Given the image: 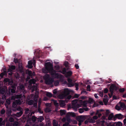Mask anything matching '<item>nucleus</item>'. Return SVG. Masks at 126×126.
<instances>
[{
    "label": "nucleus",
    "mask_w": 126,
    "mask_h": 126,
    "mask_svg": "<svg viewBox=\"0 0 126 126\" xmlns=\"http://www.w3.org/2000/svg\"><path fill=\"white\" fill-rule=\"evenodd\" d=\"M45 66L42 69L43 73L46 74L49 73L52 76L57 77L58 76V74L57 73L56 71L54 69L53 64L50 62L45 63Z\"/></svg>",
    "instance_id": "nucleus-1"
},
{
    "label": "nucleus",
    "mask_w": 126,
    "mask_h": 126,
    "mask_svg": "<svg viewBox=\"0 0 126 126\" xmlns=\"http://www.w3.org/2000/svg\"><path fill=\"white\" fill-rule=\"evenodd\" d=\"M43 78L46 84L49 85L52 84L54 81L53 79L50 77V75L49 74H45L43 76Z\"/></svg>",
    "instance_id": "nucleus-2"
},
{
    "label": "nucleus",
    "mask_w": 126,
    "mask_h": 126,
    "mask_svg": "<svg viewBox=\"0 0 126 126\" xmlns=\"http://www.w3.org/2000/svg\"><path fill=\"white\" fill-rule=\"evenodd\" d=\"M78 100L77 99L74 100L72 101V107L74 110H76L81 106V105L78 103Z\"/></svg>",
    "instance_id": "nucleus-3"
},
{
    "label": "nucleus",
    "mask_w": 126,
    "mask_h": 126,
    "mask_svg": "<svg viewBox=\"0 0 126 126\" xmlns=\"http://www.w3.org/2000/svg\"><path fill=\"white\" fill-rule=\"evenodd\" d=\"M109 89L110 91V94L109 93L108 95L111 98L113 94V90H117V87L114 84H111L110 87Z\"/></svg>",
    "instance_id": "nucleus-4"
},
{
    "label": "nucleus",
    "mask_w": 126,
    "mask_h": 126,
    "mask_svg": "<svg viewBox=\"0 0 126 126\" xmlns=\"http://www.w3.org/2000/svg\"><path fill=\"white\" fill-rule=\"evenodd\" d=\"M67 81L69 83L67 85L68 87H72L74 86V84L72 82V80L70 78H68L67 79Z\"/></svg>",
    "instance_id": "nucleus-5"
},
{
    "label": "nucleus",
    "mask_w": 126,
    "mask_h": 126,
    "mask_svg": "<svg viewBox=\"0 0 126 126\" xmlns=\"http://www.w3.org/2000/svg\"><path fill=\"white\" fill-rule=\"evenodd\" d=\"M87 103V102L85 101H83L82 100H80L79 101V105H81L80 107H81L82 106L85 107H86Z\"/></svg>",
    "instance_id": "nucleus-6"
},
{
    "label": "nucleus",
    "mask_w": 126,
    "mask_h": 126,
    "mask_svg": "<svg viewBox=\"0 0 126 126\" xmlns=\"http://www.w3.org/2000/svg\"><path fill=\"white\" fill-rule=\"evenodd\" d=\"M124 117V116L121 114H117L115 115L114 118L118 119H122Z\"/></svg>",
    "instance_id": "nucleus-7"
},
{
    "label": "nucleus",
    "mask_w": 126,
    "mask_h": 126,
    "mask_svg": "<svg viewBox=\"0 0 126 126\" xmlns=\"http://www.w3.org/2000/svg\"><path fill=\"white\" fill-rule=\"evenodd\" d=\"M70 92V91L67 88L65 89L63 95L64 96H66L69 95Z\"/></svg>",
    "instance_id": "nucleus-8"
},
{
    "label": "nucleus",
    "mask_w": 126,
    "mask_h": 126,
    "mask_svg": "<svg viewBox=\"0 0 126 126\" xmlns=\"http://www.w3.org/2000/svg\"><path fill=\"white\" fill-rule=\"evenodd\" d=\"M9 68L7 70V72L12 71L13 70H14L16 69V66L15 65H9Z\"/></svg>",
    "instance_id": "nucleus-9"
},
{
    "label": "nucleus",
    "mask_w": 126,
    "mask_h": 126,
    "mask_svg": "<svg viewBox=\"0 0 126 126\" xmlns=\"http://www.w3.org/2000/svg\"><path fill=\"white\" fill-rule=\"evenodd\" d=\"M77 120L79 122H82L84 120V117L82 116H79L77 118Z\"/></svg>",
    "instance_id": "nucleus-10"
},
{
    "label": "nucleus",
    "mask_w": 126,
    "mask_h": 126,
    "mask_svg": "<svg viewBox=\"0 0 126 126\" xmlns=\"http://www.w3.org/2000/svg\"><path fill=\"white\" fill-rule=\"evenodd\" d=\"M16 103L15 102H14L13 103L12 106L14 108L16 107V103L17 104H20L21 103V101L19 100H18V101H16Z\"/></svg>",
    "instance_id": "nucleus-11"
},
{
    "label": "nucleus",
    "mask_w": 126,
    "mask_h": 126,
    "mask_svg": "<svg viewBox=\"0 0 126 126\" xmlns=\"http://www.w3.org/2000/svg\"><path fill=\"white\" fill-rule=\"evenodd\" d=\"M44 117L43 116H39L37 118L38 122H41L44 120Z\"/></svg>",
    "instance_id": "nucleus-12"
},
{
    "label": "nucleus",
    "mask_w": 126,
    "mask_h": 126,
    "mask_svg": "<svg viewBox=\"0 0 126 126\" xmlns=\"http://www.w3.org/2000/svg\"><path fill=\"white\" fill-rule=\"evenodd\" d=\"M67 114L68 116L72 117H75L76 116L74 112H69Z\"/></svg>",
    "instance_id": "nucleus-13"
},
{
    "label": "nucleus",
    "mask_w": 126,
    "mask_h": 126,
    "mask_svg": "<svg viewBox=\"0 0 126 126\" xmlns=\"http://www.w3.org/2000/svg\"><path fill=\"white\" fill-rule=\"evenodd\" d=\"M72 72L71 71H69L67 72L66 73V78L68 77H70L71 76L72 74Z\"/></svg>",
    "instance_id": "nucleus-14"
},
{
    "label": "nucleus",
    "mask_w": 126,
    "mask_h": 126,
    "mask_svg": "<svg viewBox=\"0 0 126 126\" xmlns=\"http://www.w3.org/2000/svg\"><path fill=\"white\" fill-rule=\"evenodd\" d=\"M18 69L21 73H22L24 72L23 68L22 65H18Z\"/></svg>",
    "instance_id": "nucleus-15"
},
{
    "label": "nucleus",
    "mask_w": 126,
    "mask_h": 126,
    "mask_svg": "<svg viewBox=\"0 0 126 126\" xmlns=\"http://www.w3.org/2000/svg\"><path fill=\"white\" fill-rule=\"evenodd\" d=\"M5 94H6L5 91L4 89L2 88L0 89V94H1L2 95Z\"/></svg>",
    "instance_id": "nucleus-16"
},
{
    "label": "nucleus",
    "mask_w": 126,
    "mask_h": 126,
    "mask_svg": "<svg viewBox=\"0 0 126 126\" xmlns=\"http://www.w3.org/2000/svg\"><path fill=\"white\" fill-rule=\"evenodd\" d=\"M65 103L64 100H62L60 102V105L61 106H64L65 105Z\"/></svg>",
    "instance_id": "nucleus-17"
},
{
    "label": "nucleus",
    "mask_w": 126,
    "mask_h": 126,
    "mask_svg": "<svg viewBox=\"0 0 126 126\" xmlns=\"http://www.w3.org/2000/svg\"><path fill=\"white\" fill-rule=\"evenodd\" d=\"M53 126H60L58 125V123L56 122L55 120H53Z\"/></svg>",
    "instance_id": "nucleus-18"
},
{
    "label": "nucleus",
    "mask_w": 126,
    "mask_h": 126,
    "mask_svg": "<svg viewBox=\"0 0 126 126\" xmlns=\"http://www.w3.org/2000/svg\"><path fill=\"white\" fill-rule=\"evenodd\" d=\"M35 52L36 53H37L38 54V55L39 57H40V55H41L42 54V52H41V51H40L38 50H37L36 51H35Z\"/></svg>",
    "instance_id": "nucleus-19"
},
{
    "label": "nucleus",
    "mask_w": 126,
    "mask_h": 126,
    "mask_svg": "<svg viewBox=\"0 0 126 126\" xmlns=\"http://www.w3.org/2000/svg\"><path fill=\"white\" fill-rule=\"evenodd\" d=\"M119 103H120V106L121 108H124L125 107V105L124 103L121 102H120Z\"/></svg>",
    "instance_id": "nucleus-20"
},
{
    "label": "nucleus",
    "mask_w": 126,
    "mask_h": 126,
    "mask_svg": "<svg viewBox=\"0 0 126 126\" xmlns=\"http://www.w3.org/2000/svg\"><path fill=\"white\" fill-rule=\"evenodd\" d=\"M114 117V115L112 113L110 114L108 117V119L109 120H111L112 118Z\"/></svg>",
    "instance_id": "nucleus-21"
},
{
    "label": "nucleus",
    "mask_w": 126,
    "mask_h": 126,
    "mask_svg": "<svg viewBox=\"0 0 126 126\" xmlns=\"http://www.w3.org/2000/svg\"><path fill=\"white\" fill-rule=\"evenodd\" d=\"M52 101H53L54 102V105L56 106H59V103L57 102V101L54 99H52Z\"/></svg>",
    "instance_id": "nucleus-22"
},
{
    "label": "nucleus",
    "mask_w": 126,
    "mask_h": 126,
    "mask_svg": "<svg viewBox=\"0 0 126 126\" xmlns=\"http://www.w3.org/2000/svg\"><path fill=\"white\" fill-rule=\"evenodd\" d=\"M22 97V95L21 94H18L16 96V99H20Z\"/></svg>",
    "instance_id": "nucleus-23"
},
{
    "label": "nucleus",
    "mask_w": 126,
    "mask_h": 126,
    "mask_svg": "<svg viewBox=\"0 0 126 126\" xmlns=\"http://www.w3.org/2000/svg\"><path fill=\"white\" fill-rule=\"evenodd\" d=\"M87 102L88 103H91L94 102V100L92 98H90Z\"/></svg>",
    "instance_id": "nucleus-24"
},
{
    "label": "nucleus",
    "mask_w": 126,
    "mask_h": 126,
    "mask_svg": "<svg viewBox=\"0 0 126 126\" xmlns=\"http://www.w3.org/2000/svg\"><path fill=\"white\" fill-rule=\"evenodd\" d=\"M11 111L10 110H7L6 111L7 115L9 116L11 114Z\"/></svg>",
    "instance_id": "nucleus-25"
},
{
    "label": "nucleus",
    "mask_w": 126,
    "mask_h": 126,
    "mask_svg": "<svg viewBox=\"0 0 126 126\" xmlns=\"http://www.w3.org/2000/svg\"><path fill=\"white\" fill-rule=\"evenodd\" d=\"M22 112L20 111L19 112H17L16 114V116L17 117H19L22 114Z\"/></svg>",
    "instance_id": "nucleus-26"
},
{
    "label": "nucleus",
    "mask_w": 126,
    "mask_h": 126,
    "mask_svg": "<svg viewBox=\"0 0 126 126\" xmlns=\"http://www.w3.org/2000/svg\"><path fill=\"white\" fill-rule=\"evenodd\" d=\"M37 119V118L34 116H32V120L34 122L36 121Z\"/></svg>",
    "instance_id": "nucleus-27"
},
{
    "label": "nucleus",
    "mask_w": 126,
    "mask_h": 126,
    "mask_svg": "<svg viewBox=\"0 0 126 126\" xmlns=\"http://www.w3.org/2000/svg\"><path fill=\"white\" fill-rule=\"evenodd\" d=\"M116 126H122V123L120 122H118L116 123Z\"/></svg>",
    "instance_id": "nucleus-28"
},
{
    "label": "nucleus",
    "mask_w": 126,
    "mask_h": 126,
    "mask_svg": "<svg viewBox=\"0 0 126 126\" xmlns=\"http://www.w3.org/2000/svg\"><path fill=\"white\" fill-rule=\"evenodd\" d=\"M60 112L61 115H63L65 114L66 112V111L64 110H60Z\"/></svg>",
    "instance_id": "nucleus-29"
},
{
    "label": "nucleus",
    "mask_w": 126,
    "mask_h": 126,
    "mask_svg": "<svg viewBox=\"0 0 126 126\" xmlns=\"http://www.w3.org/2000/svg\"><path fill=\"white\" fill-rule=\"evenodd\" d=\"M47 96L49 97H51L52 96V94L50 93L47 92L46 94Z\"/></svg>",
    "instance_id": "nucleus-30"
},
{
    "label": "nucleus",
    "mask_w": 126,
    "mask_h": 126,
    "mask_svg": "<svg viewBox=\"0 0 126 126\" xmlns=\"http://www.w3.org/2000/svg\"><path fill=\"white\" fill-rule=\"evenodd\" d=\"M96 115H98V117H100L102 115V114L101 113H99V110H97L96 113Z\"/></svg>",
    "instance_id": "nucleus-31"
},
{
    "label": "nucleus",
    "mask_w": 126,
    "mask_h": 126,
    "mask_svg": "<svg viewBox=\"0 0 126 126\" xmlns=\"http://www.w3.org/2000/svg\"><path fill=\"white\" fill-rule=\"evenodd\" d=\"M45 111L46 112H49L51 111L50 109L49 108H46L45 109Z\"/></svg>",
    "instance_id": "nucleus-32"
},
{
    "label": "nucleus",
    "mask_w": 126,
    "mask_h": 126,
    "mask_svg": "<svg viewBox=\"0 0 126 126\" xmlns=\"http://www.w3.org/2000/svg\"><path fill=\"white\" fill-rule=\"evenodd\" d=\"M33 103V101L32 100H30L28 102V104L29 105H32Z\"/></svg>",
    "instance_id": "nucleus-33"
},
{
    "label": "nucleus",
    "mask_w": 126,
    "mask_h": 126,
    "mask_svg": "<svg viewBox=\"0 0 126 126\" xmlns=\"http://www.w3.org/2000/svg\"><path fill=\"white\" fill-rule=\"evenodd\" d=\"M63 126H71L70 124L69 123L65 122L64 124H63Z\"/></svg>",
    "instance_id": "nucleus-34"
},
{
    "label": "nucleus",
    "mask_w": 126,
    "mask_h": 126,
    "mask_svg": "<svg viewBox=\"0 0 126 126\" xmlns=\"http://www.w3.org/2000/svg\"><path fill=\"white\" fill-rule=\"evenodd\" d=\"M59 83V81L58 80H57L54 83V85L55 86H57L58 85Z\"/></svg>",
    "instance_id": "nucleus-35"
},
{
    "label": "nucleus",
    "mask_w": 126,
    "mask_h": 126,
    "mask_svg": "<svg viewBox=\"0 0 126 126\" xmlns=\"http://www.w3.org/2000/svg\"><path fill=\"white\" fill-rule=\"evenodd\" d=\"M10 79L8 78H5L4 79V81L5 83L8 82L10 80Z\"/></svg>",
    "instance_id": "nucleus-36"
},
{
    "label": "nucleus",
    "mask_w": 126,
    "mask_h": 126,
    "mask_svg": "<svg viewBox=\"0 0 126 126\" xmlns=\"http://www.w3.org/2000/svg\"><path fill=\"white\" fill-rule=\"evenodd\" d=\"M79 111L80 113H82L84 112L83 108H80L79 109Z\"/></svg>",
    "instance_id": "nucleus-37"
},
{
    "label": "nucleus",
    "mask_w": 126,
    "mask_h": 126,
    "mask_svg": "<svg viewBox=\"0 0 126 126\" xmlns=\"http://www.w3.org/2000/svg\"><path fill=\"white\" fill-rule=\"evenodd\" d=\"M75 87L76 88V90H78V86H79V84L78 83H75Z\"/></svg>",
    "instance_id": "nucleus-38"
},
{
    "label": "nucleus",
    "mask_w": 126,
    "mask_h": 126,
    "mask_svg": "<svg viewBox=\"0 0 126 126\" xmlns=\"http://www.w3.org/2000/svg\"><path fill=\"white\" fill-rule=\"evenodd\" d=\"M54 68L57 70H59L60 69V67L58 65H57L54 66Z\"/></svg>",
    "instance_id": "nucleus-39"
},
{
    "label": "nucleus",
    "mask_w": 126,
    "mask_h": 126,
    "mask_svg": "<svg viewBox=\"0 0 126 126\" xmlns=\"http://www.w3.org/2000/svg\"><path fill=\"white\" fill-rule=\"evenodd\" d=\"M112 81L111 79L110 78L108 79V80H106L105 82L106 83H109L111 82Z\"/></svg>",
    "instance_id": "nucleus-40"
},
{
    "label": "nucleus",
    "mask_w": 126,
    "mask_h": 126,
    "mask_svg": "<svg viewBox=\"0 0 126 126\" xmlns=\"http://www.w3.org/2000/svg\"><path fill=\"white\" fill-rule=\"evenodd\" d=\"M20 89L22 90H23L24 89V87L23 85H21L20 86Z\"/></svg>",
    "instance_id": "nucleus-41"
},
{
    "label": "nucleus",
    "mask_w": 126,
    "mask_h": 126,
    "mask_svg": "<svg viewBox=\"0 0 126 126\" xmlns=\"http://www.w3.org/2000/svg\"><path fill=\"white\" fill-rule=\"evenodd\" d=\"M28 74L29 76H32V72L31 71H29L28 72Z\"/></svg>",
    "instance_id": "nucleus-42"
},
{
    "label": "nucleus",
    "mask_w": 126,
    "mask_h": 126,
    "mask_svg": "<svg viewBox=\"0 0 126 126\" xmlns=\"http://www.w3.org/2000/svg\"><path fill=\"white\" fill-rule=\"evenodd\" d=\"M107 126H115V125L114 124H111L110 123H108L107 124Z\"/></svg>",
    "instance_id": "nucleus-43"
},
{
    "label": "nucleus",
    "mask_w": 126,
    "mask_h": 126,
    "mask_svg": "<svg viewBox=\"0 0 126 126\" xmlns=\"http://www.w3.org/2000/svg\"><path fill=\"white\" fill-rule=\"evenodd\" d=\"M90 86L89 85H88L87 86V90L88 91H91V90L90 89Z\"/></svg>",
    "instance_id": "nucleus-44"
},
{
    "label": "nucleus",
    "mask_w": 126,
    "mask_h": 126,
    "mask_svg": "<svg viewBox=\"0 0 126 126\" xmlns=\"http://www.w3.org/2000/svg\"><path fill=\"white\" fill-rule=\"evenodd\" d=\"M108 89L107 88H106L104 90V92L105 93H107L108 92Z\"/></svg>",
    "instance_id": "nucleus-45"
},
{
    "label": "nucleus",
    "mask_w": 126,
    "mask_h": 126,
    "mask_svg": "<svg viewBox=\"0 0 126 126\" xmlns=\"http://www.w3.org/2000/svg\"><path fill=\"white\" fill-rule=\"evenodd\" d=\"M8 83L9 85H11L13 83V81L12 80H11L10 79V80L8 82Z\"/></svg>",
    "instance_id": "nucleus-46"
},
{
    "label": "nucleus",
    "mask_w": 126,
    "mask_h": 126,
    "mask_svg": "<svg viewBox=\"0 0 126 126\" xmlns=\"http://www.w3.org/2000/svg\"><path fill=\"white\" fill-rule=\"evenodd\" d=\"M29 110L28 108H27L25 110V113L26 114H28V111H29Z\"/></svg>",
    "instance_id": "nucleus-47"
},
{
    "label": "nucleus",
    "mask_w": 126,
    "mask_h": 126,
    "mask_svg": "<svg viewBox=\"0 0 126 126\" xmlns=\"http://www.w3.org/2000/svg\"><path fill=\"white\" fill-rule=\"evenodd\" d=\"M14 119L12 118V117H10L9 118V121L11 122H13L14 121Z\"/></svg>",
    "instance_id": "nucleus-48"
},
{
    "label": "nucleus",
    "mask_w": 126,
    "mask_h": 126,
    "mask_svg": "<svg viewBox=\"0 0 126 126\" xmlns=\"http://www.w3.org/2000/svg\"><path fill=\"white\" fill-rule=\"evenodd\" d=\"M14 61L16 63H18V60L17 58H14Z\"/></svg>",
    "instance_id": "nucleus-49"
},
{
    "label": "nucleus",
    "mask_w": 126,
    "mask_h": 126,
    "mask_svg": "<svg viewBox=\"0 0 126 126\" xmlns=\"http://www.w3.org/2000/svg\"><path fill=\"white\" fill-rule=\"evenodd\" d=\"M15 89H11V92L12 93H15Z\"/></svg>",
    "instance_id": "nucleus-50"
},
{
    "label": "nucleus",
    "mask_w": 126,
    "mask_h": 126,
    "mask_svg": "<svg viewBox=\"0 0 126 126\" xmlns=\"http://www.w3.org/2000/svg\"><path fill=\"white\" fill-rule=\"evenodd\" d=\"M125 89L124 88H121L119 89V91L121 93H123L125 91Z\"/></svg>",
    "instance_id": "nucleus-51"
},
{
    "label": "nucleus",
    "mask_w": 126,
    "mask_h": 126,
    "mask_svg": "<svg viewBox=\"0 0 126 126\" xmlns=\"http://www.w3.org/2000/svg\"><path fill=\"white\" fill-rule=\"evenodd\" d=\"M6 94H4L2 95V98L3 99H6V96L5 95Z\"/></svg>",
    "instance_id": "nucleus-52"
},
{
    "label": "nucleus",
    "mask_w": 126,
    "mask_h": 126,
    "mask_svg": "<svg viewBox=\"0 0 126 126\" xmlns=\"http://www.w3.org/2000/svg\"><path fill=\"white\" fill-rule=\"evenodd\" d=\"M75 66L76 69H78L79 68V66L78 65V64H75Z\"/></svg>",
    "instance_id": "nucleus-53"
},
{
    "label": "nucleus",
    "mask_w": 126,
    "mask_h": 126,
    "mask_svg": "<svg viewBox=\"0 0 126 126\" xmlns=\"http://www.w3.org/2000/svg\"><path fill=\"white\" fill-rule=\"evenodd\" d=\"M3 73H4L5 75H7V72L6 71V69H5V68L3 70Z\"/></svg>",
    "instance_id": "nucleus-54"
},
{
    "label": "nucleus",
    "mask_w": 126,
    "mask_h": 126,
    "mask_svg": "<svg viewBox=\"0 0 126 126\" xmlns=\"http://www.w3.org/2000/svg\"><path fill=\"white\" fill-rule=\"evenodd\" d=\"M5 112V110L4 109H2L0 111L1 113L2 114H4Z\"/></svg>",
    "instance_id": "nucleus-55"
},
{
    "label": "nucleus",
    "mask_w": 126,
    "mask_h": 126,
    "mask_svg": "<svg viewBox=\"0 0 126 126\" xmlns=\"http://www.w3.org/2000/svg\"><path fill=\"white\" fill-rule=\"evenodd\" d=\"M110 113V112L109 110H106V114L108 115H109V113Z\"/></svg>",
    "instance_id": "nucleus-56"
},
{
    "label": "nucleus",
    "mask_w": 126,
    "mask_h": 126,
    "mask_svg": "<svg viewBox=\"0 0 126 126\" xmlns=\"http://www.w3.org/2000/svg\"><path fill=\"white\" fill-rule=\"evenodd\" d=\"M68 62L66 61L64 63V65L66 67L68 65Z\"/></svg>",
    "instance_id": "nucleus-57"
},
{
    "label": "nucleus",
    "mask_w": 126,
    "mask_h": 126,
    "mask_svg": "<svg viewBox=\"0 0 126 126\" xmlns=\"http://www.w3.org/2000/svg\"><path fill=\"white\" fill-rule=\"evenodd\" d=\"M5 75L3 73H1L0 74V76L1 78H2L3 77V76Z\"/></svg>",
    "instance_id": "nucleus-58"
},
{
    "label": "nucleus",
    "mask_w": 126,
    "mask_h": 126,
    "mask_svg": "<svg viewBox=\"0 0 126 126\" xmlns=\"http://www.w3.org/2000/svg\"><path fill=\"white\" fill-rule=\"evenodd\" d=\"M116 109L118 110H120V107L117 105H116Z\"/></svg>",
    "instance_id": "nucleus-59"
},
{
    "label": "nucleus",
    "mask_w": 126,
    "mask_h": 126,
    "mask_svg": "<svg viewBox=\"0 0 126 126\" xmlns=\"http://www.w3.org/2000/svg\"><path fill=\"white\" fill-rule=\"evenodd\" d=\"M67 122L69 123L72 120L70 118H67Z\"/></svg>",
    "instance_id": "nucleus-60"
},
{
    "label": "nucleus",
    "mask_w": 126,
    "mask_h": 126,
    "mask_svg": "<svg viewBox=\"0 0 126 126\" xmlns=\"http://www.w3.org/2000/svg\"><path fill=\"white\" fill-rule=\"evenodd\" d=\"M28 64H30V65H32V62L31 61H30L28 62Z\"/></svg>",
    "instance_id": "nucleus-61"
},
{
    "label": "nucleus",
    "mask_w": 126,
    "mask_h": 126,
    "mask_svg": "<svg viewBox=\"0 0 126 126\" xmlns=\"http://www.w3.org/2000/svg\"><path fill=\"white\" fill-rule=\"evenodd\" d=\"M53 93L54 94H56L57 93V92L56 89H55L53 90Z\"/></svg>",
    "instance_id": "nucleus-62"
},
{
    "label": "nucleus",
    "mask_w": 126,
    "mask_h": 126,
    "mask_svg": "<svg viewBox=\"0 0 126 126\" xmlns=\"http://www.w3.org/2000/svg\"><path fill=\"white\" fill-rule=\"evenodd\" d=\"M79 96V95L77 94H75L74 95V97L75 98H78Z\"/></svg>",
    "instance_id": "nucleus-63"
},
{
    "label": "nucleus",
    "mask_w": 126,
    "mask_h": 126,
    "mask_svg": "<svg viewBox=\"0 0 126 126\" xmlns=\"http://www.w3.org/2000/svg\"><path fill=\"white\" fill-rule=\"evenodd\" d=\"M124 124L125 126H126V119H125L123 120Z\"/></svg>",
    "instance_id": "nucleus-64"
}]
</instances>
